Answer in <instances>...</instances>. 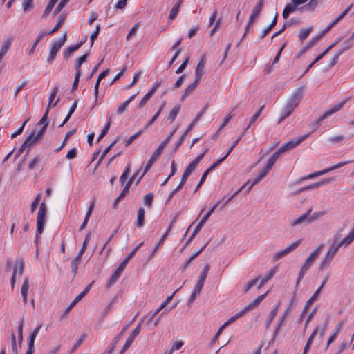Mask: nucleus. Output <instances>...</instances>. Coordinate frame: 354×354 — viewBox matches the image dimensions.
I'll list each match as a JSON object with an SVG mask.
<instances>
[{"label":"nucleus","instance_id":"obj_1","mask_svg":"<svg viewBox=\"0 0 354 354\" xmlns=\"http://www.w3.org/2000/svg\"><path fill=\"white\" fill-rule=\"evenodd\" d=\"M323 245H320L318 246L313 252H312L308 258L306 259L304 263L301 266V270L299 272L298 277L296 281L295 288H297L305 275L307 270L312 266L315 259L319 256L322 248H323Z\"/></svg>","mask_w":354,"mask_h":354},{"label":"nucleus","instance_id":"obj_2","mask_svg":"<svg viewBox=\"0 0 354 354\" xmlns=\"http://www.w3.org/2000/svg\"><path fill=\"white\" fill-rule=\"evenodd\" d=\"M170 141V136L167 137L158 146V147L153 151L150 160L145 167L144 171L141 176L138 178V182L141 180L143 176L151 168L153 164L161 156L164 149Z\"/></svg>","mask_w":354,"mask_h":354},{"label":"nucleus","instance_id":"obj_3","mask_svg":"<svg viewBox=\"0 0 354 354\" xmlns=\"http://www.w3.org/2000/svg\"><path fill=\"white\" fill-rule=\"evenodd\" d=\"M46 205L44 203H42L40 205L37 217V232L35 240L36 243H37L38 241V234H41L44 232L45 223L46 221Z\"/></svg>","mask_w":354,"mask_h":354},{"label":"nucleus","instance_id":"obj_4","mask_svg":"<svg viewBox=\"0 0 354 354\" xmlns=\"http://www.w3.org/2000/svg\"><path fill=\"white\" fill-rule=\"evenodd\" d=\"M67 38V32H64L62 37L59 39H55L52 41L50 48V52L47 58V62L51 64L56 58L57 53L59 52L62 46L65 44Z\"/></svg>","mask_w":354,"mask_h":354},{"label":"nucleus","instance_id":"obj_5","mask_svg":"<svg viewBox=\"0 0 354 354\" xmlns=\"http://www.w3.org/2000/svg\"><path fill=\"white\" fill-rule=\"evenodd\" d=\"M304 95V88L302 87L298 88L294 91L288 102L286 104V107L294 111L295 107L299 104Z\"/></svg>","mask_w":354,"mask_h":354},{"label":"nucleus","instance_id":"obj_6","mask_svg":"<svg viewBox=\"0 0 354 354\" xmlns=\"http://www.w3.org/2000/svg\"><path fill=\"white\" fill-rule=\"evenodd\" d=\"M343 37H337L333 43L330 44L324 51H323L322 53H320L317 57L306 68L304 73L303 75H305L307 73L309 70L317 62H318L321 59L324 57L332 48H333L337 44H339L342 40Z\"/></svg>","mask_w":354,"mask_h":354},{"label":"nucleus","instance_id":"obj_7","mask_svg":"<svg viewBox=\"0 0 354 354\" xmlns=\"http://www.w3.org/2000/svg\"><path fill=\"white\" fill-rule=\"evenodd\" d=\"M347 100H344L343 101L340 102L339 104H336L333 107H332L330 110H328L326 111L322 115H321L315 122V124L319 127L322 125V121L327 118L328 117L330 116L333 113L337 112L339 111L344 105L346 104Z\"/></svg>","mask_w":354,"mask_h":354},{"label":"nucleus","instance_id":"obj_8","mask_svg":"<svg viewBox=\"0 0 354 354\" xmlns=\"http://www.w3.org/2000/svg\"><path fill=\"white\" fill-rule=\"evenodd\" d=\"M347 100H344L343 101L340 102L339 104H336L333 107H332L330 110H328L326 111L322 115H321L315 122V124L319 127L322 125V121L327 118L328 117L330 116L333 113L337 112L339 111L344 105L346 104Z\"/></svg>","mask_w":354,"mask_h":354},{"label":"nucleus","instance_id":"obj_9","mask_svg":"<svg viewBox=\"0 0 354 354\" xmlns=\"http://www.w3.org/2000/svg\"><path fill=\"white\" fill-rule=\"evenodd\" d=\"M261 11V10L260 5H256L253 8V9L252 10V14L250 15V16L249 17V20H248L247 26L245 27V30L244 35H243V37L241 39V40L239 41V42L238 43V45L241 42V41L245 37L246 34L248 32L250 27H251L253 25L254 21L259 17Z\"/></svg>","mask_w":354,"mask_h":354},{"label":"nucleus","instance_id":"obj_10","mask_svg":"<svg viewBox=\"0 0 354 354\" xmlns=\"http://www.w3.org/2000/svg\"><path fill=\"white\" fill-rule=\"evenodd\" d=\"M309 136V133L305 134L297 139V140H290L282 145L279 149L281 151L286 152L290 149H293L296 146L299 145L301 142L305 140Z\"/></svg>","mask_w":354,"mask_h":354},{"label":"nucleus","instance_id":"obj_11","mask_svg":"<svg viewBox=\"0 0 354 354\" xmlns=\"http://www.w3.org/2000/svg\"><path fill=\"white\" fill-rule=\"evenodd\" d=\"M207 151L208 149H206L202 153H201L195 159H194L185 169V172L190 176L192 173L195 170L200 161L203 158L204 156L207 152Z\"/></svg>","mask_w":354,"mask_h":354},{"label":"nucleus","instance_id":"obj_12","mask_svg":"<svg viewBox=\"0 0 354 354\" xmlns=\"http://www.w3.org/2000/svg\"><path fill=\"white\" fill-rule=\"evenodd\" d=\"M205 65V57L203 55L201 60L197 64L195 71V80L201 81L203 75H204V68Z\"/></svg>","mask_w":354,"mask_h":354},{"label":"nucleus","instance_id":"obj_13","mask_svg":"<svg viewBox=\"0 0 354 354\" xmlns=\"http://www.w3.org/2000/svg\"><path fill=\"white\" fill-rule=\"evenodd\" d=\"M221 203V201H218L214 206H212L207 212L204 215V216L202 218L201 221L198 223L196 227V230H201L204 224L206 223L207 219L209 218V216L212 215V214L215 211L216 207L218 206V205Z\"/></svg>","mask_w":354,"mask_h":354},{"label":"nucleus","instance_id":"obj_14","mask_svg":"<svg viewBox=\"0 0 354 354\" xmlns=\"http://www.w3.org/2000/svg\"><path fill=\"white\" fill-rule=\"evenodd\" d=\"M310 213L311 209H309L306 213L292 221L290 223V225L295 227L302 223L308 224L309 216L310 215Z\"/></svg>","mask_w":354,"mask_h":354},{"label":"nucleus","instance_id":"obj_15","mask_svg":"<svg viewBox=\"0 0 354 354\" xmlns=\"http://www.w3.org/2000/svg\"><path fill=\"white\" fill-rule=\"evenodd\" d=\"M264 178V177L263 176H261V174H259L258 176L254 180H248L243 186H242V188L244 189H245V192L247 193H248L251 189L252 188L257 184H258L261 180H262Z\"/></svg>","mask_w":354,"mask_h":354},{"label":"nucleus","instance_id":"obj_16","mask_svg":"<svg viewBox=\"0 0 354 354\" xmlns=\"http://www.w3.org/2000/svg\"><path fill=\"white\" fill-rule=\"evenodd\" d=\"M266 295H267V292L259 296L252 303H250V304L246 306L243 308V310L245 311V313H246L247 312L250 311L254 307L258 306L260 304V303L265 299Z\"/></svg>","mask_w":354,"mask_h":354},{"label":"nucleus","instance_id":"obj_17","mask_svg":"<svg viewBox=\"0 0 354 354\" xmlns=\"http://www.w3.org/2000/svg\"><path fill=\"white\" fill-rule=\"evenodd\" d=\"M84 42V41H81L77 44L71 45L66 48L63 53L64 59L67 60L73 52L76 51L81 47Z\"/></svg>","mask_w":354,"mask_h":354},{"label":"nucleus","instance_id":"obj_18","mask_svg":"<svg viewBox=\"0 0 354 354\" xmlns=\"http://www.w3.org/2000/svg\"><path fill=\"white\" fill-rule=\"evenodd\" d=\"M128 327H129V325L124 326L122 328L121 332L115 337V339L113 340V342H111V344H110V346L109 347V351H108V353L107 354H111L112 351L115 348V347L116 344H118V342L122 337L124 332L127 330Z\"/></svg>","mask_w":354,"mask_h":354},{"label":"nucleus","instance_id":"obj_19","mask_svg":"<svg viewBox=\"0 0 354 354\" xmlns=\"http://www.w3.org/2000/svg\"><path fill=\"white\" fill-rule=\"evenodd\" d=\"M297 6H298L297 4H295V2L292 0L291 3L287 4L285 6L283 11V14H282L283 18L284 19H287L288 16L291 13L296 11V10L297 9Z\"/></svg>","mask_w":354,"mask_h":354},{"label":"nucleus","instance_id":"obj_20","mask_svg":"<svg viewBox=\"0 0 354 354\" xmlns=\"http://www.w3.org/2000/svg\"><path fill=\"white\" fill-rule=\"evenodd\" d=\"M46 35H49V34L48 33V32L45 31V30H41L39 35H37V37H36L33 44H32V46L31 47V48L28 51V55H31L34 53L35 52V48L37 47V46L39 44V43L43 39V38L46 36Z\"/></svg>","mask_w":354,"mask_h":354},{"label":"nucleus","instance_id":"obj_21","mask_svg":"<svg viewBox=\"0 0 354 354\" xmlns=\"http://www.w3.org/2000/svg\"><path fill=\"white\" fill-rule=\"evenodd\" d=\"M341 328H342V324L339 323L335 326L331 335L329 337V338L327 341V343H326V346L325 351H326L328 348L329 346L336 339V338L337 337V336L341 330Z\"/></svg>","mask_w":354,"mask_h":354},{"label":"nucleus","instance_id":"obj_22","mask_svg":"<svg viewBox=\"0 0 354 354\" xmlns=\"http://www.w3.org/2000/svg\"><path fill=\"white\" fill-rule=\"evenodd\" d=\"M199 82H200L199 81L195 80L194 82L189 84L186 87V88L185 89L184 93L181 97L182 101L184 100L186 97L189 96V95H191L193 93V91L196 88Z\"/></svg>","mask_w":354,"mask_h":354},{"label":"nucleus","instance_id":"obj_23","mask_svg":"<svg viewBox=\"0 0 354 354\" xmlns=\"http://www.w3.org/2000/svg\"><path fill=\"white\" fill-rule=\"evenodd\" d=\"M58 91H59V88L57 86H55L51 93H50V97H49V100H48V106H47V108H46V110H48L49 111V109H50V107H54L57 105V104L59 102V99L58 98L56 102L52 104V102L54 100V99L55 98L57 93H58Z\"/></svg>","mask_w":354,"mask_h":354},{"label":"nucleus","instance_id":"obj_24","mask_svg":"<svg viewBox=\"0 0 354 354\" xmlns=\"http://www.w3.org/2000/svg\"><path fill=\"white\" fill-rule=\"evenodd\" d=\"M182 3L183 0H178L176 3L172 7L169 15L170 20H174L176 17Z\"/></svg>","mask_w":354,"mask_h":354},{"label":"nucleus","instance_id":"obj_25","mask_svg":"<svg viewBox=\"0 0 354 354\" xmlns=\"http://www.w3.org/2000/svg\"><path fill=\"white\" fill-rule=\"evenodd\" d=\"M338 236L336 235L335 237H334V242L333 243V244L331 245V246L330 247V248L328 249V251L327 252V254L332 257L333 258H334V257L335 256V254H337L339 248H340V246L339 245V244L336 243L337 239H338Z\"/></svg>","mask_w":354,"mask_h":354},{"label":"nucleus","instance_id":"obj_26","mask_svg":"<svg viewBox=\"0 0 354 354\" xmlns=\"http://www.w3.org/2000/svg\"><path fill=\"white\" fill-rule=\"evenodd\" d=\"M66 18V15H64V14L61 15L59 17L58 20H57L55 26H54V28L51 30L48 31V33L49 35H52V34L55 33V32H57L58 30H59L61 28L62 24L65 21Z\"/></svg>","mask_w":354,"mask_h":354},{"label":"nucleus","instance_id":"obj_27","mask_svg":"<svg viewBox=\"0 0 354 354\" xmlns=\"http://www.w3.org/2000/svg\"><path fill=\"white\" fill-rule=\"evenodd\" d=\"M138 93L136 94L132 95L127 100H126L124 102H123L117 109V113L118 114H122L123 113L125 110L127 109L129 104L134 100L136 96L137 95Z\"/></svg>","mask_w":354,"mask_h":354},{"label":"nucleus","instance_id":"obj_28","mask_svg":"<svg viewBox=\"0 0 354 354\" xmlns=\"http://www.w3.org/2000/svg\"><path fill=\"white\" fill-rule=\"evenodd\" d=\"M171 230V226H169L167 229V230L164 233V234L162 236L161 239L158 241V243L156 244V245L154 247L153 250H152L151 253L150 254L149 259L152 258L157 250H158L159 246L163 243L165 239L167 238L169 231Z\"/></svg>","mask_w":354,"mask_h":354},{"label":"nucleus","instance_id":"obj_29","mask_svg":"<svg viewBox=\"0 0 354 354\" xmlns=\"http://www.w3.org/2000/svg\"><path fill=\"white\" fill-rule=\"evenodd\" d=\"M353 45H354L353 40L352 39V38L349 37L348 39H347L346 40H345L344 41L343 48L338 51L339 55H342V54L344 53L345 52H346L347 50L351 49L353 46Z\"/></svg>","mask_w":354,"mask_h":354},{"label":"nucleus","instance_id":"obj_30","mask_svg":"<svg viewBox=\"0 0 354 354\" xmlns=\"http://www.w3.org/2000/svg\"><path fill=\"white\" fill-rule=\"evenodd\" d=\"M245 311L243 310V309L242 310H241L240 312L237 313L236 314H235L234 316L231 317L227 322H225L221 326L223 328H225L227 326H229L230 324H231L232 323H233L234 322H235L236 319H238L239 318L241 317L244 314H245Z\"/></svg>","mask_w":354,"mask_h":354},{"label":"nucleus","instance_id":"obj_31","mask_svg":"<svg viewBox=\"0 0 354 354\" xmlns=\"http://www.w3.org/2000/svg\"><path fill=\"white\" fill-rule=\"evenodd\" d=\"M322 1V0H310V1L306 5H305L304 7L301 8V9L305 8L306 10L310 12L314 11L316 7ZM299 10H300V8H299Z\"/></svg>","mask_w":354,"mask_h":354},{"label":"nucleus","instance_id":"obj_32","mask_svg":"<svg viewBox=\"0 0 354 354\" xmlns=\"http://www.w3.org/2000/svg\"><path fill=\"white\" fill-rule=\"evenodd\" d=\"M288 310H287L286 312H284L283 315L279 319L278 324H277V325L276 326V328H275V330L274 331L273 339H275L276 337L278 335V333L279 332L280 328L283 324V322H284V320H285V319L286 317V315L288 314Z\"/></svg>","mask_w":354,"mask_h":354},{"label":"nucleus","instance_id":"obj_33","mask_svg":"<svg viewBox=\"0 0 354 354\" xmlns=\"http://www.w3.org/2000/svg\"><path fill=\"white\" fill-rule=\"evenodd\" d=\"M145 209L143 207H140L138 211V217H137V226L138 227H142L144 224L145 220Z\"/></svg>","mask_w":354,"mask_h":354},{"label":"nucleus","instance_id":"obj_34","mask_svg":"<svg viewBox=\"0 0 354 354\" xmlns=\"http://www.w3.org/2000/svg\"><path fill=\"white\" fill-rule=\"evenodd\" d=\"M274 274V270H271L266 275L261 279L258 286V289H261L269 280H270Z\"/></svg>","mask_w":354,"mask_h":354},{"label":"nucleus","instance_id":"obj_35","mask_svg":"<svg viewBox=\"0 0 354 354\" xmlns=\"http://www.w3.org/2000/svg\"><path fill=\"white\" fill-rule=\"evenodd\" d=\"M109 73V69H106V70L103 71L102 73H100V74L99 75V76L97 77V82H96L95 85V93L96 95L98 93V88H99V84H100V81L103 78H104L106 75H108Z\"/></svg>","mask_w":354,"mask_h":354},{"label":"nucleus","instance_id":"obj_36","mask_svg":"<svg viewBox=\"0 0 354 354\" xmlns=\"http://www.w3.org/2000/svg\"><path fill=\"white\" fill-rule=\"evenodd\" d=\"M333 258L327 254H326L325 257H324L323 260L322 261L320 266H319V270H323L326 267H328L330 263H331Z\"/></svg>","mask_w":354,"mask_h":354},{"label":"nucleus","instance_id":"obj_37","mask_svg":"<svg viewBox=\"0 0 354 354\" xmlns=\"http://www.w3.org/2000/svg\"><path fill=\"white\" fill-rule=\"evenodd\" d=\"M318 333V328L317 327L316 328L314 329V330L313 331V333H311V335H310L308 339L307 340V342L305 345V347L304 348V351H308V350L310 349V346H311V344L313 342V339L316 335V334Z\"/></svg>","mask_w":354,"mask_h":354},{"label":"nucleus","instance_id":"obj_38","mask_svg":"<svg viewBox=\"0 0 354 354\" xmlns=\"http://www.w3.org/2000/svg\"><path fill=\"white\" fill-rule=\"evenodd\" d=\"M277 311H278V306H275L274 309H272L270 314H269V316L268 317V319H267V322H266V328H268L269 326H270L271 323L272 322V321L274 320V319L276 317L277 315Z\"/></svg>","mask_w":354,"mask_h":354},{"label":"nucleus","instance_id":"obj_39","mask_svg":"<svg viewBox=\"0 0 354 354\" xmlns=\"http://www.w3.org/2000/svg\"><path fill=\"white\" fill-rule=\"evenodd\" d=\"M274 163L275 162L270 158L268 160L267 165L263 168L262 171L260 172V174H261V176L265 178L269 171L272 168Z\"/></svg>","mask_w":354,"mask_h":354},{"label":"nucleus","instance_id":"obj_40","mask_svg":"<svg viewBox=\"0 0 354 354\" xmlns=\"http://www.w3.org/2000/svg\"><path fill=\"white\" fill-rule=\"evenodd\" d=\"M354 240V235L351 232L344 238L338 244L340 247H346Z\"/></svg>","mask_w":354,"mask_h":354},{"label":"nucleus","instance_id":"obj_41","mask_svg":"<svg viewBox=\"0 0 354 354\" xmlns=\"http://www.w3.org/2000/svg\"><path fill=\"white\" fill-rule=\"evenodd\" d=\"M209 268H210V266H209V263H207V264L204 266V268H203V269L202 272H201V274H200L198 281H201V282H204V283H205V279H206V278H207V274H208V272H209Z\"/></svg>","mask_w":354,"mask_h":354},{"label":"nucleus","instance_id":"obj_42","mask_svg":"<svg viewBox=\"0 0 354 354\" xmlns=\"http://www.w3.org/2000/svg\"><path fill=\"white\" fill-rule=\"evenodd\" d=\"M131 185V180H129L127 183L125 185L124 187L123 188L122 191L120 194V195L118 197V201H121L126 195L129 194V188Z\"/></svg>","mask_w":354,"mask_h":354},{"label":"nucleus","instance_id":"obj_43","mask_svg":"<svg viewBox=\"0 0 354 354\" xmlns=\"http://www.w3.org/2000/svg\"><path fill=\"white\" fill-rule=\"evenodd\" d=\"M180 109V106L179 105L176 106L172 110L170 111L169 115L168 116V120H170L171 122L174 121L177 115L178 114Z\"/></svg>","mask_w":354,"mask_h":354},{"label":"nucleus","instance_id":"obj_44","mask_svg":"<svg viewBox=\"0 0 354 354\" xmlns=\"http://www.w3.org/2000/svg\"><path fill=\"white\" fill-rule=\"evenodd\" d=\"M11 46V41L6 40L0 50V57L3 59Z\"/></svg>","mask_w":354,"mask_h":354},{"label":"nucleus","instance_id":"obj_45","mask_svg":"<svg viewBox=\"0 0 354 354\" xmlns=\"http://www.w3.org/2000/svg\"><path fill=\"white\" fill-rule=\"evenodd\" d=\"M88 292V285L86 286L84 290L80 293L73 301L72 306H75L76 304H77L87 293Z\"/></svg>","mask_w":354,"mask_h":354},{"label":"nucleus","instance_id":"obj_46","mask_svg":"<svg viewBox=\"0 0 354 354\" xmlns=\"http://www.w3.org/2000/svg\"><path fill=\"white\" fill-rule=\"evenodd\" d=\"M69 0H61L57 6L55 8V10L53 12V15L55 16L58 13H59L66 6Z\"/></svg>","mask_w":354,"mask_h":354},{"label":"nucleus","instance_id":"obj_47","mask_svg":"<svg viewBox=\"0 0 354 354\" xmlns=\"http://www.w3.org/2000/svg\"><path fill=\"white\" fill-rule=\"evenodd\" d=\"M15 266H17V272H18L19 275L22 274L24 270V259L22 258L18 259Z\"/></svg>","mask_w":354,"mask_h":354},{"label":"nucleus","instance_id":"obj_48","mask_svg":"<svg viewBox=\"0 0 354 354\" xmlns=\"http://www.w3.org/2000/svg\"><path fill=\"white\" fill-rule=\"evenodd\" d=\"M135 339H136L135 337L130 335V336L126 340V342H125L123 348L120 351V354L124 353L131 346V344L133 343V342L134 341Z\"/></svg>","mask_w":354,"mask_h":354},{"label":"nucleus","instance_id":"obj_49","mask_svg":"<svg viewBox=\"0 0 354 354\" xmlns=\"http://www.w3.org/2000/svg\"><path fill=\"white\" fill-rule=\"evenodd\" d=\"M87 54H84V55L81 56L77 59V62L75 64V68L76 72L77 71H81L80 67L83 62H86L87 59Z\"/></svg>","mask_w":354,"mask_h":354},{"label":"nucleus","instance_id":"obj_50","mask_svg":"<svg viewBox=\"0 0 354 354\" xmlns=\"http://www.w3.org/2000/svg\"><path fill=\"white\" fill-rule=\"evenodd\" d=\"M100 30V25L97 24L96 27H95V30L93 32H92V34L90 35V40H91L90 47H91L93 45L94 41H95V39H97V37L99 35Z\"/></svg>","mask_w":354,"mask_h":354},{"label":"nucleus","instance_id":"obj_51","mask_svg":"<svg viewBox=\"0 0 354 354\" xmlns=\"http://www.w3.org/2000/svg\"><path fill=\"white\" fill-rule=\"evenodd\" d=\"M301 240L299 239V240L296 241L295 242L292 243V244H290L289 246L286 247L284 249V251L286 252V254H288L293 250L297 248L301 244Z\"/></svg>","mask_w":354,"mask_h":354},{"label":"nucleus","instance_id":"obj_52","mask_svg":"<svg viewBox=\"0 0 354 354\" xmlns=\"http://www.w3.org/2000/svg\"><path fill=\"white\" fill-rule=\"evenodd\" d=\"M301 240L299 239V240L296 241L295 242L292 243V244H290L289 246L286 247L284 249V251L286 252V254H288L293 250L297 248L301 244Z\"/></svg>","mask_w":354,"mask_h":354},{"label":"nucleus","instance_id":"obj_53","mask_svg":"<svg viewBox=\"0 0 354 354\" xmlns=\"http://www.w3.org/2000/svg\"><path fill=\"white\" fill-rule=\"evenodd\" d=\"M322 289V286H320L317 289V290L314 292V294L311 296V297L308 300V305H312L317 299Z\"/></svg>","mask_w":354,"mask_h":354},{"label":"nucleus","instance_id":"obj_54","mask_svg":"<svg viewBox=\"0 0 354 354\" xmlns=\"http://www.w3.org/2000/svg\"><path fill=\"white\" fill-rule=\"evenodd\" d=\"M311 31H312V28L311 27H309V28H308L306 29L302 30L300 32L299 35V39L301 41L305 40L308 37V35H310Z\"/></svg>","mask_w":354,"mask_h":354},{"label":"nucleus","instance_id":"obj_55","mask_svg":"<svg viewBox=\"0 0 354 354\" xmlns=\"http://www.w3.org/2000/svg\"><path fill=\"white\" fill-rule=\"evenodd\" d=\"M351 8L352 5H350L344 12H342L333 21V23H335V25L339 23L348 14Z\"/></svg>","mask_w":354,"mask_h":354},{"label":"nucleus","instance_id":"obj_56","mask_svg":"<svg viewBox=\"0 0 354 354\" xmlns=\"http://www.w3.org/2000/svg\"><path fill=\"white\" fill-rule=\"evenodd\" d=\"M351 8L352 5H350L344 12H342L333 21V23H335V25L339 23L348 14Z\"/></svg>","mask_w":354,"mask_h":354},{"label":"nucleus","instance_id":"obj_57","mask_svg":"<svg viewBox=\"0 0 354 354\" xmlns=\"http://www.w3.org/2000/svg\"><path fill=\"white\" fill-rule=\"evenodd\" d=\"M35 134V130H33L31 133L26 138V139L30 138V141L27 144V148H30L37 142V140L34 137Z\"/></svg>","mask_w":354,"mask_h":354},{"label":"nucleus","instance_id":"obj_58","mask_svg":"<svg viewBox=\"0 0 354 354\" xmlns=\"http://www.w3.org/2000/svg\"><path fill=\"white\" fill-rule=\"evenodd\" d=\"M153 199V194L152 193L147 194L144 197L145 205H147V207H150L152 205Z\"/></svg>","mask_w":354,"mask_h":354},{"label":"nucleus","instance_id":"obj_59","mask_svg":"<svg viewBox=\"0 0 354 354\" xmlns=\"http://www.w3.org/2000/svg\"><path fill=\"white\" fill-rule=\"evenodd\" d=\"M29 289L28 279V278H25L21 288V295H28Z\"/></svg>","mask_w":354,"mask_h":354},{"label":"nucleus","instance_id":"obj_60","mask_svg":"<svg viewBox=\"0 0 354 354\" xmlns=\"http://www.w3.org/2000/svg\"><path fill=\"white\" fill-rule=\"evenodd\" d=\"M29 141H30V138L28 139H26V140L23 142V144L21 145L20 148L16 152L15 159L17 158L24 152V151L27 148V144Z\"/></svg>","mask_w":354,"mask_h":354},{"label":"nucleus","instance_id":"obj_61","mask_svg":"<svg viewBox=\"0 0 354 354\" xmlns=\"http://www.w3.org/2000/svg\"><path fill=\"white\" fill-rule=\"evenodd\" d=\"M292 111H293V110L286 106L283 110L282 116L280 117V118L278 121V124L281 123L283 120H285L287 117H288L292 113Z\"/></svg>","mask_w":354,"mask_h":354},{"label":"nucleus","instance_id":"obj_62","mask_svg":"<svg viewBox=\"0 0 354 354\" xmlns=\"http://www.w3.org/2000/svg\"><path fill=\"white\" fill-rule=\"evenodd\" d=\"M11 344L12 354H18V350L16 344V337L14 333L11 334Z\"/></svg>","mask_w":354,"mask_h":354},{"label":"nucleus","instance_id":"obj_63","mask_svg":"<svg viewBox=\"0 0 354 354\" xmlns=\"http://www.w3.org/2000/svg\"><path fill=\"white\" fill-rule=\"evenodd\" d=\"M260 278H261L260 277H258L255 278L254 279L249 281L245 286V288H244L245 292H247L252 287H253L254 285H256L257 283V282L259 281V280L260 279Z\"/></svg>","mask_w":354,"mask_h":354},{"label":"nucleus","instance_id":"obj_64","mask_svg":"<svg viewBox=\"0 0 354 354\" xmlns=\"http://www.w3.org/2000/svg\"><path fill=\"white\" fill-rule=\"evenodd\" d=\"M120 275L121 274H119L117 271H115L114 273L111 277V278L109 279L108 281V285L112 286L113 284H114L120 278Z\"/></svg>","mask_w":354,"mask_h":354}]
</instances>
